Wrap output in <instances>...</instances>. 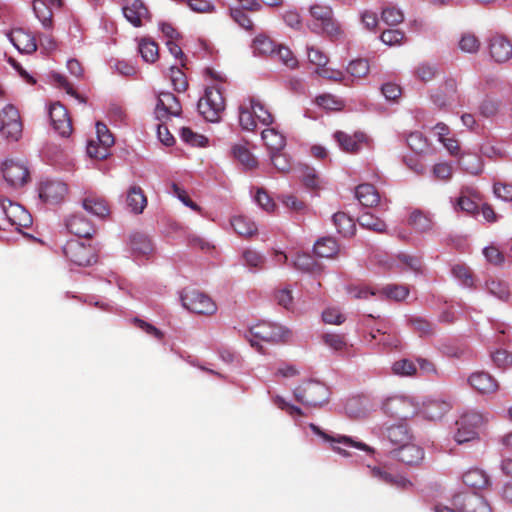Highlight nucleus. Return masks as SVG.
I'll use <instances>...</instances> for the list:
<instances>
[{
    "mask_svg": "<svg viewBox=\"0 0 512 512\" xmlns=\"http://www.w3.org/2000/svg\"><path fill=\"white\" fill-rule=\"evenodd\" d=\"M382 410L391 418L406 421L419 413L420 403L411 396L393 395L384 401Z\"/></svg>",
    "mask_w": 512,
    "mask_h": 512,
    "instance_id": "f257e3e1",
    "label": "nucleus"
},
{
    "mask_svg": "<svg viewBox=\"0 0 512 512\" xmlns=\"http://www.w3.org/2000/svg\"><path fill=\"white\" fill-rule=\"evenodd\" d=\"M199 113L210 122L220 120L221 113L225 109V99L223 97L220 86H208L205 94L201 97L197 104Z\"/></svg>",
    "mask_w": 512,
    "mask_h": 512,
    "instance_id": "f03ea898",
    "label": "nucleus"
},
{
    "mask_svg": "<svg viewBox=\"0 0 512 512\" xmlns=\"http://www.w3.org/2000/svg\"><path fill=\"white\" fill-rule=\"evenodd\" d=\"M294 397L303 405L321 407L328 401L329 389L320 381L310 380L295 388Z\"/></svg>",
    "mask_w": 512,
    "mask_h": 512,
    "instance_id": "7ed1b4c3",
    "label": "nucleus"
},
{
    "mask_svg": "<svg viewBox=\"0 0 512 512\" xmlns=\"http://www.w3.org/2000/svg\"><path fill=\"white\" fill-rule=\"evenodd\" d=\"M287 333L288 331L284 330L283 327L263 321L250 328L247 339L252 347L257 348L259 352H263L260 341L277 343L285 340Z\"/></svg>",
    "mask_w": 512,
    "mask_h": 512,
    "instance_id": "20e7f679",
    "label": "nucleus"
},
{
    "mask_svg": "<svg viewBox=\"0 0 512 512\" xmlns=\"http://www.w3.org/2000/svg\"><path fill=\"white\" fill-rule=\"evenodd\" d=\"M180 298L182 305L190 312L210 316L217 311V305L212 298L199 290H184Z\"/></svg>",
    "mask_w": 512,
    "mask_h": 512,
    "instance_id": "39448f33",
    "label": "nucleus"
},
{
    "mask_svg": "<svg viewBox=\"0 0 512 512\" xmlns=\"http://www.w3.org/2000/svg\"><path fill=\"white\" fill-rule=\"evenodd\" d=\"M310 428L315 434L319 435L325 441L331 442L332 450L344 457L350 456V453L346 450V448H356V449L365 451L369 454L374 453V449L372 447L368 446L367 444H365L361 441H356L352 437L345 436V435L331 436V435L325 433L324 431H322L315 424H310Z\"/></svg>",
    "mask_w": 512,
    "mask_h": 512,
    "instance_id": "423d86ee",
    "label": "nucleus"
},
{
    "mask_svg": "<svg viewBox=\"0 0 512 512\" xmlns=\"http://www.w3.org/2000/svg\"><path fill=\"white\" fill-rule=\"evenodd\" d=\"M65 257L77 266H90L97 262V253L93 246L78 240H69L63 246Z\"/></svg>",
    "mask_w": 512,
    "mask_h": 512,
    "instance_id": "0eeeda50",
    "label": "nucleus"
},
{
    "mask_svg": "<svg viewBox=\"0 0 512 512\" xmlns=\"http://www.w3.org/2000/svg\"><path fill=\"white\" fill-rule=\"evenodd\" d=\"M451 510L456 512H491L487 500L477 492H460L451 500Z\"/></svg>",
    "mask_w": 512,
    "mask_h": 512,
    "instance_id": "6e6552de",
    "label": "nucleus"
},
{
    "mask_svg": "<svg viewBox=\"0 0 512 512\" xmlns=\"http://www.w3.org/2000/svg\"><path fill=\"white\" fill-rule=\"evenodd\" d=\"M23 124L19 111L13 105H6L0 111V133L9 141H18L22 135Z\"/></svg>",
    "mask_w": 512,
    "mask_h": 512,
    "instance_id": "1a4fd4ad",
    "label": "nucleus"
},
{
    "mask_svg": "<svg viewBox=\"0 0 512 512\" xmlns=\"http://www.w3.org/2000/svg\"><path fill=\"white\" fill-rule=\"evenodd\" d=\"M483 423V417L479 413L469 412L463 414L456 421V432L454 439L457 443L463 444L473 441L478 437V428Z\"/></svg>",
    "mask_w": 512,
    "mask_h": 512,
    "instance_id": "9d476101",
    "label": "nucleus"
},
{
    "mask_svg": "<svg viewBox=\"0 0 512 512\" xmlns=\"http://www.w3.org/2000/svg\"><path fill=\"white\" fill-rule=\"evenodd\" d=\"M1 172L6 183L14 188L22 187L30 180L29 169L26 163L20 160H5Z\"/></svg>",
    "mask_w": 512,
    "mask_h": 512,
    "instance_id": "9b49d317",
    "label": "nucleus"
},
{
    "mask_svg": "<svg viewBox=\"0 0 512 512\" xmlns=\"http://www.w3.org/2000/svg\"><path fill=\"white\" fill-rule=\"evenodd\" d=\"M0 206L6 221L16 230L28 228L32 225V217L30 213L20 204L14 203L9 199H1Z\"/></svg>",
    "mask_w": 512,
    "mask_h": 512,
    "instance_id": "f8f14e48",
    "label": "nucleus"
},
{
    "mask_svg": "<svg viewBox=\"0 0 512 512\" xmlns=\"http://www.w3.org/2000/svg\"><path fill=\"white\" fill-rule=\"evenodd\" d=\"M96 134L99 144L90 141L87 146V153L91 158L105 159L109 148L114 144V137L106 124L98 121L96 123Z\"/></svg>",
    "mask_w": 512,
    "mask_h": 512,
    "instance_id": "ddd939ff",
    "label": "nucleus"
},
{
    "mask_svg": "<svg viewBox=\"0 0 512 512\" xmlns=\"http://www.w3.org/2000/svg\"><path fill=\"white\" fill-rule=\"evenodd\" d=\"M369 343L377 341L386 349L397 350L401 346V340L395 333H392L389 322L381 321L376 328H371L366 337Z\"/></svg>",
    "mask_w": 512,
    "mask_h": 512,
    "instance_id": "4468645a",
    "label": "nucleus"
},
{
    "mask_svg": "<svg viewBox=\"0 0 512 512\" xmlns=\"http://www.w3.org/2000/svg\"><path fill=\"white\" fill-rule=\"evenodd\" d=\"M49 117L53 129L62 137H68L73 131L68 110L60 102H54L49 108Z\"/></svg>",
    "mask_w": 512,
    "mask_h": 512,
    "instance_id": "2eb2a0df",
    "label": "nucleus"
},
{
    "mask_svg": "<svg viewBox=\"0 0 512 512\" xmlns=\"http://www.w3.org/2000/svg\"><path fill=\"white\" fill-rule=\"evenodd\" d=\"M40 199L47 204H58L68 192L67 185L58 180H44L38 187Z\"/></svg>",
    "mask_w": 512,
    "mask_h": 512,
    "instance_id": "dca6fc26",
    "label": "nucleus"
},
{
    "mask_svg": "<svg viewBox=\"0 0 512 512\" xmlns=\"http://www.w3.org/2000/svg\"><path fill=\"white\" fill-rule=\"evenodd\" d=\"M155 112L158 119L167 118L169 116H179L181 113V104L174 94L161 92L158 96Z\"/></svg>",
    "mask_w": 512,
    "mask_h": 512,
    "instance_id": "f3484780",
    "label": "nucleus"
},
{
    "mask_svg": "<svg viewBox=\"0 0 512 512\" xmlns=\"http://www.w3.org/2000/svg\"><path fill=\"white\" fill-rule=\"evenodd\" d=\"M468 382L480 394H492L499 389L498 381L485 371L472 373L468 378Z\"/></svg>",
    "mask_w": 512,
    "mask_h": 512,
    "instance_id": "a211bd4d",
    "label": "nucleus"
},
{
    "mask_svg": "<svg viewBox=\"0 0 512 512\" xmlns=\"http://www.w3.org/2000/svg\"><path fill=\"white\" fill-rule=\"evenodd\" d=\"M394 456L406 465H419L424 459V450L415 443L408 442L393 451Z\"/></svg>",
    "mask_w": 512,
    "mask_h": 512,
    "instance_id": "6ab92c4d",
    "label": "nucleus"
},
{
    "mask_svg": "<svg viewBox=\"0 0 512 512\" xmlns=\"http://www.w3.org/2000/svg\"><path fill=\"white\" fill-rule=\"evenodd\" d=\"M491 57L498 63L508 61L512 57V44L502 35H494L489 41Z\"/></svg>",
    "mask_w": 512,
    "mask_h": 512,
    "instance_id": "aec40b11",
    "label": "nucleus"
},
{
    "mask_svg": "<svg viewBox=\"0 0 512 512\" xmlns=\"http://www.w3.org/2000/svg\"><path fill=\"white\" fill-rule=\"evenodd\" d=\"M334 139L343 151L356 153L361 149L363 143L366 142V135L362 132L348 134L343 131H337L334 134Z\"/></svg>",
    "mask_w": 512,
    "mask_h": 512,
    "instance_id": "412c9836",
    "label": "nucleus"
},
{
    "mask_svg": "<svg viewBox=\"0 0 512 512\" xmlns=\"http://www.w3.org/2000/svg\"><path fill=\"white\" fill-rule=\"evenodd\" d=\"M123 14L134 27L142 26L143 20L151 18L148 8L141 0H133L129 5L124 6Z\"/></svg>",
    "mask_w": 512,
    "mask_h": 512,
    "instance_id": "4be33fe9",
    "label": "nucleus"
},
{
    "mask_svg": "<svg viewBox=\"0 0 512 512\" xmlns=\"http://www.w3.org/2000/svg\"><path fill=\"white\" fill-rule=\"evenodd\" d=\"M70 233L83 238H90L95 232L94 225L83 215L74 214L66 222Z\"/></svg>",
    "mask_w": 512,
    "mask_h": 512,
    "instance_id": "5701e85b",
    "label": "nucleus"
},
{
    "mask_svg": "<svg viewBox=\"0 0 512 512\" xmlns=\"http://www.w3.org/2000/svg\"><path fill=\"white\" fill-rule=\"evenodd\" d=\"M82 206L87 212L99 218H105L110 214L107 201L97 194H87L82 200Z\"/></svg>",
    "mask_w": 512,
    "mask_h": 512,
    "instance_id": "b1692460",
    "label": "nucleus"
},
{
    "mask_svg": "<svg viewBox=\"0 0 512 512\" xmlns=\"http://www.w3.org/2000/svg\"><path fill=\"white\" fill-rule=\"evenodd\" d=\"M10 39L13 45L22 53L30 54L37 50L35 37L21 28L13 30Z\"/></svg>",
    "mask_w": 512,
    "mask_h": 512,
    "instance_id": "393cba45",
    "label": "nucleus"
},
{
    "mask_svg": "<svg viewBox=\"0 0 512 512\" xmlns=\"http://www.w3.org/2000/svg\"><path fill=\"white\" fill-rule=\"evenodd\" d=\"M463 483L474 489L483 490L490 486V478L487 473L479 468H471L466 471L463 476Z\"/></svg>",
    "mask_w": 512,
    "mask_h": 512,
    "instance_id": "a878e982",
    "label": "nucleus"
},
{
    "mask_svg": "<svg viewBox=\"0 0 512 512\" xmlns=\"http://www.w3.org/2000/svg\"><path fill=\"white\" fill-rule=\"evenodd\" d=\"M368 468L372 477L385 484L394 485L397 487H405L406 485H411L408 480L392 474L385 466H368Z\"/></svg>",
    "mask_w": 512,
    "mask_h": 512,
    "instance_id": "bb28decb",
    "label": "nucleus"
},
{
    "mask_svg": "<svg viewBox=\"0 0 512 512\" xmlns=\"http://www.w3.org/2000/svg\"><path fill=\"white\" fill-rule=\"evenodd\" d=\"M126 202L131 211L135 214L143 212L147 206V198L139 186H131L127 192Z\"/></svg>",
    "mask_w": 512,
    "mask_h": 512,
    "instance_id": "cd10ccee",
    "label": "nucleus"
},
{
    "mask_svg": "<svg viewBox=\"0 0 512 512\" xmlns=\"http://www.w3.org/2000/svg\"><path fill=\"white\" fill-rule=\"evenodd\" d=\"M356 197L366 207H373L380 201V196L372 184H360L356 188Z\"/></svg>",
    "mask_w": 512,
    "mask_h": 512,
    "instance_id": "c85d7f7f",
    "label": "nucleus"
},
{
    "mask_svg": "<svg viewBox=\"0 0 512 512\" xmlns=\"http://www.w3.org/2000/svg\"><path fill=\"white\" fill-rule=\"evenodd\" d=\"M311 30L315 33L326 34L332 41L340 40L344 36V32L340 24L333 18V16L330 18L329 21H326L322 25H318V23H313L311 25Z\"/></svg>",
    "mask_w": 512,
    "mask_h": 512,
    "instance_id": "c756f323",
    "label": "nucleus"
},
{
    "mask_svg": "<svg viewBox=\"0 0 512 512\" xmlns=\"http://www.w3.org/2000/svg\"><path fill=\"white\" fill-rule=\"evenodd\" d=\"M261 136L265 145L270 150V154L282 151L286 145L285 137L274 128L264 129Z\"/></svg>",
    "mask_w": 512,
    "mask_h": 512,
    "instance_id": "7c9ffc66",
    "label": "nucleus"
},
{
    "mask_svg": "<svg viewBox=\"0 0 512 512\" xmlns=\"http://www.w3.org/2000/svg\"><path fill=\"white\" fill-rule=\"evenodd\" d=\"M408 225L416 232L425 233L432 229L433 222L429 215L419 209H415L409 215Z\"/></svg>",
    "mask_w": 512,
    "mask_h": 512,
    "instance_id": "2f4dec72",
    "label": "nucleus"
},
{
    "mask_svg": "<svg viewBox=\"0 0 512 512\" xmlns=\"http://www.w3.org/2000/svg\"><path fill=\"white\" fill-rule=\"evenodd\" d=\"M333 223L337 232L343 237H351L355 234L356 225L354 220L344 212H337L333 215Z\"/></svg>",
    "mask_w": 512,
    "mask_h": 512,
    "instance_id": "473e14b6",
    "label": "nucleus"
},
{
    "mask_svg": "<svg viewBox=\"0 0 512 512\" xmlns=\"http://www.w3.org/2000/svg\"><path fill=\"white\" fill-rule=\"evenodd\" d=\"M138 51L147 63H155L159 58L158 44L151 38H141L138 43Z\"/></svg>",
    "mask_w": 512,
    "mask_h": 512,
    "instance_id": "72a5a7b5",
    "label": "nucleus"
},
{
    "mask_svg": "<svg viewBox=\"0 0 512 512\" xmlns=\"http://www.w3.org/2000/svg\"><path fill=\"white\" fill-rule=\"evenodd\" d=\"M231 226L234 231L242 237H251L257 233V226L246 216H235L231 219Z\"/></svg>",
    "mask_w": 512,
    "mask_h": 512,
    "instance_id": "f704fd0d",
    "label": "nucleus"
},
{
    "mask_svg": "<svg viewBox=\"0 0 512 512\" xmlns=\"http://www.w3.org/2000/svg\"><path fill=\"white\" fill-rule=\"evenodd\" d=\"M445 95L442 96L440 94H434L432 95L433 102L440 106L444 107L451 102H453L457 97V82L453 78H449L444 82L443 85Z\"/></svg>",
    "mask_w": 512,
    "mask_h": 512,
    "instance_id": "c9c22d12",
    "label": "nucleus"
},
{
    "mask_svg": "<svg viewBox=\"0 0 512 512\" xmlns=\"http://www.w3.org/2000/svg\"><path fill=\"white\" fill-rule=\"evenodd\" d=\"M387 437L391 443L398 445L399 447L408 443L411 438L406 424L402 422L388 427Z\"/></svg>",
    "mask_w": 512,
    "mask_h": 512,
    "instance_id": "e433bc0d",
    "label": "nucleus"
},
{
    "mask_svg": "<svg viewBox=\"0 0 512 512\" xmlns=\"http://www.w3.org/2000/svg\"><path fill=\"white\" fill-rule=\"evenodd\" d=\"M338 252V244L332 237H323L314 244V253L322 258L333 257Z\"/></svg>",
    "mask_w": 512,
    "mask_h": 512,
    "instance_id": "4c0bfd02",
    "label": "nucleus"
},
{
    "mask_svg": "<svg viewBox=\"0 0 512 512\" xmlns=\"http://www.w3.org/2000/svg\"><path fill=\"white\" fill-rule=\"evenodd\" d=\"M232 154L234 158L237 159L245 169L251 170L256 168L258 165L257 159L245 145H234L232 147Z\"/></svg>",
    "mask_w": 512,
    "mask_h": 512,
    "instance_id": "58836bf2",
    "label": "nucleus"
},
{
    "mask_svg": "<svg viewBox=\"0 0 512 512\" xmlns=\"http://www.w3.org/2000/svg\"><path fill=\"white\" fill-rule=\"evenodd\" d=\"M300 178L303 185L310 190L317 191L322 188V179L317 174L316 170L309 166L300 168Z\"/></svg>",
    "mask_w": 512,
    "mask_h": 512,
    "instance_id": "ea45409f",
    "label": "nucleus"
},
{
    "mask_svg": "<svg viewBox=\"0 0 512 512\" xmlns=\"http://www.w3.org/2000/svg\"><path fill=\"white\" fill-rule=\"evenodd\" d=\"M33 10L43 27L46 29H52L53 12L47 3L43 0H34Z\"/></svg>",
    "mask_w": 512,
    "mask_h": 512,
    "instance_id": "a19ab883",
    "label": "nucleus"
},
{
    "mask_svg": "<svg viewBox=\"0 0 512 512\" xmlns=\"http://www.w3.org/2000/svg\"><path fill=\"white\" fill-rule=\"evenodd\" d=\"M254 53L258 55H272L274 54L277 45L274 41L265 34L257 35L252 44Z\"/></svg>",
    "mask_w": 512,
    "mask_h": 512,
    "instance_id": "79ce46f5",
    "label": "nucleus"
},
{
    "mask_svg": "<svg viewBox=\"0 0 512 512\" xmlns=\"http://www.w3.org/2000/svg\"><path fill=\"white\" fill-rule=\"evenodd\" d=\"M358 223L361 227L377 233H384L386 231L385 222L370 212L361 214L358 217Z\"/></svg>",
    "mask_w": 512,
    "mask_h": 512,
    "instance_id": "37998d69",
    "label": "nucleus"
},
{
    "mask_svg": "<svg viewBox=\"0 0 512 512\" xmlns=\"http://www.w3.org/2000/svg\"><path fill=\"white\" fill-rule=\"evenodd\" d=\"M248 102L250 104V108L252 109L255 117L264 125H270L273 122V116L268 111L264 103L261 102L260 99L256 97H249Z\"/></svg>",
    "mask_w": 512,
    "mask_h": 512,
    "instance_id": "c03bdc74",
    "label": "nucleus"
},
{
    "mask_svg": "<svg viewBox=\"0 0 512 512\" xmlns=\"http://www.w3.org/2000/svg\"><path fill=\"white\" fill-rule=\"evenodd\" d=\"M239 124L246 131H254L257 126L255 115L248 100L244 101L239 107Z\"/></svg>",
    "mask_w": 512,
    "mask_h": 512,
    "instance_id": "a18cd8bd",
    "label": "nucleus"
},
{
    "mask_svg": "<svg viewBox=\"0 0 512 512\" xmlns=\"http://www.w3.org/2000/svg\"><path fill=\"white\" fill-rule=\"evenodd\" d=\"M271 56L289 69H295L298 66L297 58L295 57L293 52L286 46L278 45L274 54H272Z\"/></svg>",
    "mask_w": 512,
    "mask_h": 512,
    "instance_id": "49530a36",
    "label": "nucleus"
},
{
    "mask_svg": "<svg viewBox=\"0 0 512 512\" xmlns=\"http://www.w3.org/2000/svg\"><path fill=\"white\" fill-rule=\"evenodd\" d=\"M449 410L446 402L430 401L424 406V415L430 420H438Z\"/></svg>",
    "mask_w": 512,
    "mask_h": 512,
    "instance_id": "de8ad7c7",
    "label": "nucleus"
},
{
    "mask_svg": "<svg viewBox=\"0 0 512 512\" xmlns=\"http://www.w3.org/2000/svg\"><path fill=\"white\" fill-rule=\"evenodd\" d=\"M459 164L468 173L477 175L482 171V161L478 155L464 154L460 157Z\"/></svg>",
    "mask_w": 512,
    "mask_h": 512,
    "instance_id": "09e8293b",
    "label": "nucleus"
},
{
    "mask_svg": "<svg viewBox=\"0 0 512 512\" xmlns=\"http://www.w3.org/2000/svg\"><path fill=\"white\" fill-rule=\"evenodd\" d=\"M409 288L405 285L389 284L380 291L386 298L395 301H402L409 295Z\"/></svg>",
    "mask_w": 512,
    "mask_h": 512,
    "instance_id": "8fccbe9b",
    "label": "nucleus"
},
{
    "mask_svg": "<svg viewBox=\"0 0 512 512\" xmlns=\"http://www.w3.org/2000/svg\"><path fill=\"white\" fill-rule=\"evenodd\" d=\"M486 288L490 294L500 300L506 301L509 298L510 292L508 285L497 279H489L486 281Z\"/></svg>",
    "mask_w": 512,
    "mask_h": 512,
    "instance_id": "3c124183",
    "label": "nucleus"
},
{
    "mask_svg": "<svg viewBox=\"0 0 512 512\" xmlns=\"http://www.w3.org/2000/svg\"><path fill=\"white\" fill-rule=\"evenodd\" d=\"M409 324L420 337L430 336L434 333L433 325L423 317L413 316L409 319Z\"/></svg>",
    "mask_w": 512,
    "mask_h": 512,
    "instance_id": "603ef678",
    "label": "nucleus"
},
{
    "mask_svg": "<svg viewBox=\"0 0 512 512\" xmlns=\"http://www.w3.org/2000/svg\"><path fill=\"white\" fill-rule=\"evenodd\" d=\"M370 70L369 62L366 59H355L352 60L347 66V72L350 76L360 79L365 77Z\"/></svg>",
    "mask_w": 512,
    "mask_h": 512,
    "instance_id": "864d4df0",
    "label": "nucleus"
},
{
    "mask_svg": "<svg viewBox=\"0 0 512 512\" xmlns=\"http://www.w3.org/2000/svg\"><path fill=\"white\" fill-rule=\"evenodd\" d=\"M392 371L395 375L410 377L416 375L417 368L413 361L404 358L393 363Z\"/></svg>",
    "mask_w": 512,
    "mask_h": 512,
    "instance_id": "5fc2aeb1",
    "label": "nucleus"
},
{
    "mask_svg": "<svg viewBox=\"0 0 512 512\" xmlns=\"http://www.w3.org/2000/svg\"><path fill=\"white\" fill-rule=\"evenodd\" d=\"M381 19L387 25L395 26L403 22L404 14L394 6H387L382 9Z\"/></svg>",
    "mask_w": 512,
    "mask_h": 512,
    "instance_id": "6e6d98bb",
    "label": "nucleus"
},
{
    "mask_svg": "<svg viewBox=\"0 0 512 512\" xmlns=\"http://www.w3.org/2000/svg\"><path fill=\"white\" fill-rule=\"evenodd\" d=\"M310 14L314 19L313 23H318V25H322L326 21H329L333 16V11L331 7L327 5L315 4L310 7Z\"/></svg>",
    "mask_w": 512,
    "mask_h": 512,
    "instance_id": "4d7b16f0",
    "label": "nucleus"
},
{
    "mask_svg": "<svg viewBox=\"0 0 512 512\" xmlns=\"http://www.w3.org/2000/svg\"><path fill=\"white\" fill-rule=\"evenodd\" d=\"M459 48L465 53H476L480 48V41L473 33L467 32L461 36Z\"/></svg>",
    "mask_w": 512,
    "mask_h": 512,
    "instance_id": "13d9d810",
    "label": "nucleus"
},
{
    "mask_svg": "<svg viewBox=\"0 0 512 512\" xmlns=\"http://www.w3.org/2000/svg\"><path fill=\"white\" fill-rule=\"evenodd\" d=\"M131 247L134 252L147 255L152 251L150 240L143 234H135L131 237Z\"/></svg>",
    "mask_w": 512,
    "mask_h": 512,
    "instance_id": "bf43d9fd",
    "label": "nucleus"
},
{
    "mask_svg": "<svg viewBox=\"0 0 512 512\" xmlns=\"http://www.w3.org/2000/svg\"><path fill=\"white\" fill-rule=\"evenodd\" d=\"M170 79H171L172 85L176 91H178V92L186 91V89L188 87V82H187L184 72L180 68H178L176 66L170 67Z\"/></svg>",
    "mask_w": 512,
    "mask_h": 512,
    "instance_id": "052dcab7",
    "label": "nucleus"
},
{
    "mask_svg": "<svg viewBox=\"0 0 512 512\" xmlns=\"http://www.w3.org/2000/svg\"><path fill=\"white\" fill-rule=\"evenodd\" d=\"M181 139L187 144L196 147H204L208 141L205 136L193 132L188 127H183L181 129Z\"/></svg>",
    "mask_w": 512,
    "mask_h": 512,
    "instance_id": "680f3d73",
    "label": "nucleus"
},
{
    "mask_svg": "<svg viewBox=\"0 0 512 512\" xmlns=\"http://www.w3.org/2000/svg\"><path fill=\"white\" fill-rule=\"evenodd\" d=\"M273 166L282 173H287L291 169L290 158L282 151L273 152L270 154Z\"/></svg>",
    "mask_w": 512,
    "mask_h": 512,
    "instance_id": "e2e57ef3",
    "label": "nucleus"
},
{
    "mask_svg": "<svg viewBox=\"0 0 512 512\" xmlns=\"http://www.w3.org/2000/svg\"><path fill=\"white\" fill-rule=\"evenodd\" d=\"M294 266L305 272H313L317 267V263L315 259L309 254H297L294 260Z\"/></svg>",
    "mask_w": 512,
    "mask_h": 512,
    "instance_id": "0e129e2a",
    "label": "nucleus"
},
{
    "mask_svg": "<svg viewBox=\"0 0 512 512\" xmlns=\"http://www.w3.org/2000/svg\"><path fill=\"white\" fill-rule=\"evenodd\" d=\"M243 259L248 267L255 269H262L265 263V257L251 249L243 252Z\"/></svg>",
    "mask_w": 512,
    "mask_h": 512,
    "instance_id": "69168bd1",
    "label": "nucleus"
},
{
    "mask_svg": "<svg viewBox=\"0 0 512 512\" xmlns=\"http://www.w3.org/2000/svg\"><path fill=\"white\" fill-rule=\"evenodd\" d=\"M380 39L389 46L401 44L405 39V34L399 29H388L382 32Z\"/></svg>",
    "mask_w": 512,
    "mask_h": 512,
    "instance_id": "338daca9",
    "label": "nucleus"
},
{
    "mask_svg": "<svg viewBox=\"0 0 512 512\" xmlns=\"http://www.w3.org/2000/svg\"><path fill=\"white\" fill-rule=\"evenodd\" d=\"M407 145L412 151L421 153L427 147V140L420 132H412L407 137Z\"/></svg>",
    "mask_w": 512,
    "mask_h": 512,
    "instance_id": "774afa93",
    "label": "nucleus"
}]
</instances>
